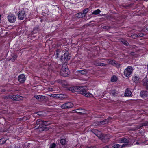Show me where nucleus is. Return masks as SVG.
<instances>
[{
    "mask_svg": "<svg viewBox=\"0 0 148 148\" xmlns=\"http://www.w3.org/2000/svg\"><path fill=\"white\" fill-rule=\"evenodd\" d=\"M68 89V90L73 92H78V93L84 95L86 97H92L93 96L91 94L88 92H87L83 87H71L69 88Z\"/></svg>",
    "mask_w": 148,
    "mask_h": 148,
    "instance_id": "nucleus-1",
    "label": "nucleus"
},
{
    "mask_svg": "<svg viewBox=\"0 0 148 148\" xmlns=\"http://www.w3.org/2000/svg\"><path fill=\"white\" fill-rule=\"evenodd\" d=\"M70 71L68 67L65 64L63 65L60 71L61 75L66 77H67Z\"/></svg>",
    "mask_w": 148,
    "mask_h": 148,
    "instance_id": "nucleus-2",
    "label": "nucleus"
},
{
    "mask_svg": "<svg viewBox=\"0 0 148 148\" xmlns=\"http://www.w3.org/2000/svg\"><path fill=\"white\" fill-rule=\"evenodd\" d=\"M35 127L36 129L42 128V130L45 131H47L49 129L48 127L44 126L43 121L40 119L37 120Z\"/></svg>",
    "mask_w": 148,
    "mask_h": 148,
    "instance_id": "nucleus-3",
    "label": "nucleus"
},
{
    "mask_svg": "<svg viewBox=\"0 0 148 148\" xmlns=\"http://www.w3.org/2000/svg\"><path fill=\"white\" fill-rule=\"evenodd\" d=\"M133 71V68L131 66H128L124 70V74L126 77H129Z\"/></svg>",
    "mask_w": 148,
    "mask_h": 148,
    "instance_id": "nucleus-4",
    "label": "nucleus"
},
{
    "mask_svg": "<svg viewBox=\"0 0 148 148\" xmlns=\"http://www.w3.org/2000/svg\"><path fill=\"white\" fill-rule=\"evenodd\" d=\"M70 56H69V53L66 51L64 55H62L60 58L61 61L63 62H66L70 59Z\"/></svg>",
    "mask_w": 148,
    "mask_h": 148,
    "instance_id": "nucleus-5",
    "label": "nucleus"
},
{
    "mask_svg": "<svg viewBox=\"0 0 148 148\" xmlns=\"http://www.w3.org/2000/svg\"><path fill=\"white\" fill-rule=\"evenodd\" d=\"M26 15V12L24 10L19 11L18 13V18L20 20L24 19Z\"/></svg>",
    "mask_w": 148,
    "mask_h": 148,
    "instance_id": "nucleus-6",
    "label": "nucleus"
},
{
    "mask_svg": "<svg viewBox=\"0 0 148 148\" xmlns=\"http://www.w3.org/2000/svg\"><path fill=\"white\" fill-rule=\"evenodd\" d=\"M73 105L71 102H67L64 103L61 106V108L62 109H67L72 107Z\"/></svg>",
    "mask_w": 148,
    "mask_h": 148,
    "instance_id": "nucleus-7",
    "label": "nucleus"
},
{
    "mask_svg": "<svg viewBox=\"0 0 148 148\" xmlns=\"http://www.w3.org/2000/svg\"><path fill=\"white\" fill-rule=\"evenodd\" d=\"M110 138V136L108 134L102 133L101 135V136H100L99 137V139L103 141V140H106L109 139Z\"/></svg>",
    "mask_w": 148,
    "mask_h": 148,
    "instance_id": "nucleus-8",
    "label": "nucleus"
},
{
    "mask_svg": "<svg viewBox=\"0 0 148 148\" xmlns=\"http://www.w3.org/2000/svg\"><path fill=\"white\" fill-rule=\"evenodd\" d=\"M8 19L9 22L13 23L15 21L16 18L13 14H10L8 16Z\"/></svg>",
    "mask_w": 148,
    "mask_h": 148,
    "instance_id": "nucleus-9",
    "label": "nucleus"
},
{
    "mask_svg": "<svg viewBox=\"0 0 148 148\" xmlns=\"http://www.w3.org/2000/svg\"><path fill=\"white\" fill-rule=\"evenodd\" d=\"M10 98L13 100L18 101L22 99L23 97L21 96L11 95Z\"/></svg>",
    "mask_w": 148,
    "mask_h": 148,
    "instance_id": "nucleus-10",
    "label": "nucleus"
},
{
    "mask_svg": "<svg viewBox=\"0 0 148 148\" xmlns=\"http://www.w3.org/2000/svg\"><path fill=\"white\" fill-rule=\"evenodd\" d=\"M132 80L133 82L136 84H138L141 81V79L138 75H135L132 79Z\"/></svg>",
    "mask_w": 148,
    "mask_h": 148,
    "instance_id": "nucleus-11",
    "label": "nucleus"
},
{
    "mask_svg": "<svg viewBox=\"0 0 148 148\" xmlns=\"http://www.w3.org/2000/svg\"><path fill=\"white\" fill-rule=\"evenodd\" d=\"M26 79V77L24 74H21L18 77V80L21 83H24Z\"/></svg>",
    "mask_w": 148,
    "mask_h": 148,
    "instance_id": "nucleus-12",
    "label": "nucleus"
},
{
    "mask_svg": "<svg viewBox=\"0 0 148 148\" xmlns=\"http://www.w3.org/2000/svg\"><path fill=\"white\" fill-rule=\"evenodd\" d=\"M66 140L65 138H62L60 140V143L62 145L61 148H68L65 147L66 143Z\"/></svg>",
    "mask_w": 148,
    "mask_h": 148,
    "instance_id": "nucleus-13",
    "label": "nucleus"
},
{
    "mask_svg": "<svg viewBox=\"0 0 148 148\" xmlns=\"http://www.w3.org/2000/svg\"><path fill=\"white\" fill-rule=\"evenodd\" d=\"M88 72L86 69H84L82 70H77L76 73L82 75H86L88 74Z\"/></svg>",
    "mask_w": 148,
    "mask_h": 148,
    "instance_id": "nucleus-14",
    "label": "nucleus"
},
{
    "mask_svg": "<svg viewBox=\"0 0 148 148\" xmlns=\"http://www.w3.org/2000/svg\"><path fill=\"white\" fill-rule=\"evenodd\" d=\"M143 85L148 90V79L145 78L143 80Z\"/></svg>",
    "mask_w": 148,
    "mask_h": 148,
    "instance_id": "nucleus-15",
    "label": "nucleus"
},
{
    "mask_svg": "<svg viewBox=\"0 0 148 148\" xmlns=\"http://www.w3.org/2000/svg\"><path fill=\"white\" fill-rule=\"evenodd\" d=\"M91 131L93 133L98 137L99 139V137L100 136H101V135L102 134L100 131L96 129H92Z\"/></svg>",
    "mask_w": 148,
    "mask_h": 148,
    "instance_id": "nucleus-16",
    "label": "nucleus"
},
{
    "mask_svg": "<svg viewBox=\"0 0 148 148\" xmlns=\"http://www.w3.org/2000/svg\"><path fill=\"white\" fill-rule=\"evenodd\" d=\"M51 97H56V98H58L60 99H62L63 98V95L61 94H51L50 95Z\"/></svg>",
    "mask_w": 148,
    "mask_h": 148,
    "instance_id": "nucleus-17",
    "label": "nucleus"
},
{
    "mask_svg": "<svg viewBox=\"0 0 148 148\" xmlns=\"http://www.w3.org/2000/svg\"><path fill=\"white\" fill-rule=\"evenodd\" d=\"M119 143H128L129 144V140L127 139L122 138H120L119 141Z\"/></svg>",
    "mask_w": 148,
    "mask_h": 148,
    "instance_id": "nucleus-18",
    "label": "nucleus"
},
{
    "mask_svg": "<svg viewBox=\"0 0 148 148\" xmlns=\"http://www.w3.org/2000/svg\"><path fill=\"white\" fill-rule=\"evenodd\" d=\"M112 118L111 117H109L108 119L100 121L99 122V125H102L107 123L109 122V121Z\"/></svg>",
    "mask_w": 148,
    "mask_h": 148,
    "instance_id": "nucleus-19",
    "label": "nucleus"
},
{
    "mask_svg": "<svg viewBox=\"0 0 148 148\" xmlns=\"http://www.w3.org/2000/svg\"><path fill=\"white\" fill-rule=\"evenodd\" d=\"M34 97L38 100H43L45 99V96L40 95H35Z\"/></svg>",
    "mask_w": 148,
    "mask_h": 148,
    "instance_id": "nucleus-20",
    "label": "nucleus"
},
{
    "mask_svg": "<svg viewBox=\"0 0 148 148\" xmlns=\"http://www.w3.org/2000/svg\"><path fill=\"white\" fill-rule=\"evenodd\" d=\"M148 95V92L146 91H142L140 92V95L142 98L147 97Z\"/></svg>",
    "mask_w": 148,
    "mask_h": 148,
    "instance_id": "nucleus-21",
    "label": "nucleus"
},
{
    "mask_svg": "<svg viewBox=\"0 0 148 148\" xmlns=\"http://www.w3.org/2000/svg\"><path fill=\"white\" fill-rule=\"evenodd\" d=\"M132 92L128 89H127L125 92L124 96L126 97L131 96Z\"/></svg>",
    "mask_w": 148,
    "mask_h": 148,
    "instance_id": "nucleus-22",
    "label": "nucleus"
},
{
    "mask_svg": "<svg viewBox=\"0 0 148 148\" xmlns=\"http://www.w3.org/2000/svg\"><path fill=\"white\" fill-rule=\"evenodd\" d=\"M110 93L112 95L114 96H116L118 94V92H116L115 90H110Z\"/></svg>",
    "mask_w": 148,
    "mask_h": 148,
    "instance_id": "nucleus-23",
    "label": "nucleus"
},
{
    "mask_svg": "<svg viewBox=\"0 0 148 148\" xmlns=\"http://www.w3.org/2000/svg\"><path fill=\"white\" fill-rule=\"evenodd\" d=\"M35 114L40 116H43L45 115V112L43 111H39L36 112Z\"/></svg>",
    "mask_w": 148,
    "mask_h": 148,
    "instance_id": "nucleus-24",
    "label": "nucleus"
},
{
    "mask_svg": "<svg viewBox=\"0 0 148 148\" xmlns=\"http://www.w3.org/2000/svg\"><path fill=\"white\" fill-rule=\"evenodd\" d=\"M77 17L79 18H82L85 16L82 11L77 14Z\"/></svg>",
    "mask_w": 148,
    "mask_h": 148,
    "instance_id": "nucleus-25",
    "label": "nucleus"
},
{
    "mask_svg": "<svg viewBox=\"0 0 148 148\" xmlns=\"http://www.w3.org/2000/svg\"><path fill=\"white\" fill-rule=\"evenodd\" d=\"M101 11L99 9H97V10L94 11L92 13V15H97L99 14Z\"/></svg>",
    "mask_w": 148,
    "mask_h": 148,
    "instance_id": "nucleus-26",
    "label": "nucleus"
},
{
    "mask_svg": "<svg viewBox=\"0 0 148 148\" xmlns=\"http://www.w3.org/2000/svg\"><path fill=\"white\" fill-rule=\"evenodd\" d=\"M17 57V56L16 54H14L13 56H12V57L11 58L10 60H11L12 62H14L15 60L16 59Z\"/></svg>",
    "mask_w": 148,
    "mask_h": 148,
    "instance_id": "nucleus-27",
    "label": "nucleus"
},
{
    "mask_svg": "<svg viewBox=\"0 0 148 148\" xmlns=\"http://www.w3.org/2000/svg\"><path fill=\"white\" fill-rule=\"evenodd\" d=\"M76 110L77 111L76 112V113L83 114L84 112V110L82 109H76Z\"/></svg>",
    "mask_w": 148,
    "mask_h": 148,
    "instance_id": "nucleus-28",
    "label": "nucleus"
},
{
    "mask_svg": "<svg viewBox=\"0 0 148 148\" xmlns=\"http://www.w3.org/2000/svg\"><path fill=\"white\" fill-rule=\"evenodd\" d=\"M117 78L116 76H112L111 78V81L112 82H114L117 81Z\"/></svg>",
    "mask_w": 148,
    "mask_h": 148,
    "instance_id": "nucleus-29",
    "label": "nucleus"
},
{
    "mask_svg": "<svg viewBox=\"0 0 148 148\" xmlns=\"http://www.w3.org/2000/svg\"><path fill=\"white\" fill-rule=\"evenodd\" d=\"M43 122L44 126L46 127L50 124V123H48V122H49V121H43Z\"/></svg>",
    "mask_w": 148,
    "mask_h": 148,
    "instance_id": "nucleus-30",
    "label": "nucleus"
},
{
    "mask_svg": "<svg viewBox=\"0 0 148 148\" xmlns=\"http://www.w3.org/2000/svg\"><path fill=\"white\" fill-rule=\"evenodd\" d=\"M121 42L123 43V44H124L126 46H128L129 45V43L126 40H122L121 41Z\"/></svg>",
    "mask_w": 148,
    "mask_h": 148,
    "instance_id": "nucleus-31",
    "label": "nucleus"
},
{
    "mask_svg": "<svg viewBox=\"0 0 148 148\" xmlns=\"http://www.w3.org/2000/svg\"><path fill=\"white\" fill-rule=\"evenodd\" d=\"M7 140H5L4 138H2L0 140V144H2L5 143Z\"/></svg>",
    "mask_w": 148,
    "mask_h": 148,
    "instance_id": "nucleus-32",
    "label": "nucleus"
},
{
    "mask_svg": "<svg viewBox=\"0 0 148 148\" xmlns=\"http://www.w3.org/2000/svg\"><path fill=\"white\" fill-rule=\"evenodd\" d=\"M89 11L88 8H86L84 9L83 11H82V12L84 13V14H85V16H86V14Z\"/></svg>",
    "mask_w": 148,
    "mask_h": 148,
    "instance_id": "nucleus-33",
    "label": "nucleus"
},
{
    "mask_svg": "<svg viewBox=\"0 0 148 148\" xmlns=\"http://www.w3.org/2000/svg\"><path fill=\"white\" fill-rule=\"evenodd\" d=\"M56 144L54 143H53L50 145L49 148H56Z\"/></svg>",
    "mask_w": 148,
    "mask_h": 148,
    "instance_id": "nucleus-34",
    "label": "nucleus"
},
{
    "mask_svg": "<svg viewBox=\"0 0 148 148\" xmlns=\"http://www.w3.org/2000/svg\"><path fill=\"white\" fill-rule=\"evenodd\" d=\"M60 50L59 49H58L56 50L55 54L57 56L56 58H58V56L59 54V53H60Z\"/></svg>",
    "mask_w": 148,
    "mask_h": 148,
    "instance_id": "nucleus-35",
    "label": "nucleus"
},
{
    "mask_svg": "<svg viewBox=\"0 0 148 148\" xmlns=\"http://www.w3.org/2000/svg\"><path fill=\"white\" fill-rule=\"evenodd\" d=\"M120 146V145L119 144H117L114 145L112 146V147H113V148H119Z\"/></svg>",
    "mask_w": 148,
    "mask_h": 148,
    "instance_id": "nucleus-36",
    "label": "nucleus"
},
{
    "mask_svg": "<svg viewBox=\"0 0 148 148\" xmlns=\"http://www.w3.org/2000/svg\"><path fill=\"white\" fill-rule=\"evenodd\" d=\"M131 36L133 38L135 39L137 37H138V34H133Z\"/></svg>",
    "mask_w": 148,
    "mask_h": 148,
    "instance_id": "nucleus-37",
    "label": "nucleus"
},
{
    "mask_svg": "<svg viewBox=\"0 0 148 148\" xmlns=\"http://www.w3.org/2000/svg\"><path fill=\"white\" fill-rule=\"evenodd\" d=\"M129 145V144L128 143H124L122 145L121 147V148H123V147H127Z\"/></svg>",
    "mask_w": 148,
    "mask_h": 148,
    "instance_id": "nucleus-38",
    "label": "nucleus"
},
{
    "mask_svg": "<svg viewBox=\"0 0 148 148\" xmlns=\"http://www.w3.org/2000/svg\"><path fill=\"white\" fill-rule=\"evenodd\" d=\"M98 65L99 66H104L106 65L105 64L101 63H98Z\"/></svg>",
    "mask_w": 148,
    "mask_h": 148,
    "instance_id": "nucleus-39",
    "label": "nucleus"
},
{
    "mask_svg": "<svg viewBox=\"0 0 148 148\" xmlns=\"http://www.w3.org/2000/svg\"><path fill=\"white\" fill-rule=\"evenodd\" d=\"M144 36V34L142 33H140L138 34V37H143Z\"/></svg>",
    "mask_w": 148,
    "mask_h": 148,
    "instance_id": "nucleus-40",
    "label": "nucleus"
},
{
    "mask_svg": "<svg viewBox=\"0 0 148 148\" xmlns=\"http://www.w3.org/2000/svg\"><path fill=\"white\" fill-rule=\"evenodd\" d=\"M11 96V95H8V96H5L4 97V98L6 99H8L9 98H10Z\"/></svg>",
    "mask_w": 148,
    "mask_h": 148,
    "instance_id": "nucleus-41",
    "label": "nucleus"
},
{
    "mask_svg": "<svg viewBox=\"0 0 148 148\" xmlns=\"http://www.w3.org/2000/svg\"><path fill=\"white\" fill-rule=\"evenodd\" d=\"M39 30V28L38 26L34 28L33 31H38Z\"/></svg>",
    "mask_w": 148,
    "mask_h": 148,
    "instance_id": "nucleus-42",
    "label": "nucleus"
},
{
    "mask_svg": "<svg viewBox=\"0 0 148 148\" xmlns=\"http://www.w3.org/2000/svg\"><path fill=\"white\" fill-rule=\"evenodd\" d=\"M97 123L95 122L93 123V125L94 126H97L98 125H99V122H97Z\"/></svg>",
    "mask_w": 148,
    "mask_h": 148,
    "instance_id": "nucleus-43",
    "label": "nucleus"
},
{
    "mask_svg": "<svg viewBox=\"0 0 148 148\" xmlns=\"http://www.w3.org/2000/svg\"><path fill=\"white\" fill-rule=\"evenodd\" d=\"M99 92V91H97V92H96L95 93V95L97 97H99L100 95L98 94L97 93H98Z\"/></svg>",
    "mask_w": 148,
    "mask_h": 148,
    "instance_id": "nucleus-44",
    "label": "nucleus"
},
{
    "mask_svg": "<svg viewBox=\"0 0 148 148\" xmlns=\"http://www.w3.org/2000/svg\"><path fill=\"white\" fill-rule=\"evenodd\" d=\"M143 125L144 126H148V122L146 121L143 123Z\"/></svg>",
    "mask_w": 148,
    "mask_h": 148,
    "instance_id": "nucleus-45",
    "label": "nucleus"
},
{
    "mask_svg": "<svg viewBox=\"0 0 148 148\" xmlns=\"http://www.w3.org/2000/svg\"><path fill=\"white\" fill-rule=\"evenodd\" d=\"M134 54H135V53L134 52H131L130 54L132 55V56H134Z\"/></svg>",
    "mask_w": 148,
    "mask_h": 148,
    "instance_id": "nucleus-46",
    "label": "nucleus"
},
{
    "mask_svg": "<svg viewBox=\"0 0 148 148\" xmlns=\"http://www.w3.org/2000/svg\"><path fill=\"white\" fill-rule=\"evenodd\" d=\"M58 82V83H62V80H58V81H57Z\"/></svg>",
    "mask_w": 148,
    "mask_h": 148,
    "instance_id": "nucleus-47",
    "label": "nucleus"
},
{
    "mask_svg": "<svg viewBox=\"0 0 148 148\" xmlns=\"http://www.w3.org/2000/svg\"><path fill=\"white\" fill-rule=\"evenodd\" d=\"M103 148H109L108 146H106L103 147Z\"/></svg>",
    "mask_w": 148,
    "mask_h": 148,
    "instance_id": "nucleus-48",
    "label": "nucleus"
},
{
    "mask_svg": "<svg viewBox=\"0 0 148 148\" xmlns=\"http://www.w3.org/2000/svg\"><path fill=\"white\" fill-rule=\"evenodd\" d=\"M112 64H115V62H113V61H112Z\"/></svg>",
    "mask_w": 148,
    "mask_h": 148,
    "instance_id": "nucleus-49",
    "label": "nucleus"
},
{
    "mask_svg": "<svg viewBox=\"0 0 148 148\" xmlns=\"http://www.w3.org/2000/svg\"><path fill=\"white\" fill-rule=\"evenodd\" d=\"M136 144H137V145H138V144H139V142H138V141H137V142H136Z\"/></svg>",
    "mask_w": 148,
    "mask_h": 148,
    "instance_id": "nucleus-50",
    "label": "nucleus"
},
{
    "mask_svg": "<svg viewBox=\"0 0 148 148\" xmlns=\"http://www.w3.org/2000/svg\"><path fill=\"white\" fill-rule=\"evenodd\" d=\"M146 30H147V31H148V28H147L146 29Z\"/></svg>",
    "mask_w": 148,
    "mask_h": 148,
    "instance_id": "nucleus-51",
    "label": "nucleus"
}]
</instances>
